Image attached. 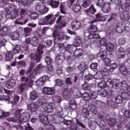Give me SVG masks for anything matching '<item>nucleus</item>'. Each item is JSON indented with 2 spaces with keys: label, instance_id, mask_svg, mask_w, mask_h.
<instances>
[{
  "label": "nucleus",
  "instance_id": "72a5a7b5",
  "mask_svg": "<svg viewBox=\"0 0 130 130\" xmlns=\"http://www.w3.org/2000/svg\"><path fill=\"white\" fill-rule=\"evenodd\" d=\"M48 80V76H46V75H44L43 76H42L40 78H39V80H38L36 83V84L37 85V86H38L39 87L40 86H42V85H43V84H44V83H45V82Z\"/></svg>",
  "mask_w": 130,
  "mask_h": 130
},
{
  "label": "nucleus",
  "instance_id": "774afa93",
  "mask_svg": "<svg viewBox=\"0 0 130 130\" xmlns=\"http://www.w3.org/2000/svg\"><path fill=\"white\" fill-rule=\"evenodd\" d=\"M21 82H23V83H23V84H26V85H27V86H28L29 87V78H28L26 77L25 76H22L21 78Z\"/></svg>",
  "mask_w": 130,
  "mask_h": 130
},
{
  "label": "nucleus",
  "instance_id": "8fccbe9b",
  "mask_svg": "<svg viewBox=\"0 0 130 130\" xmlns=\"http://www.w3.org/2000/svg\"><path fill=\"white\" fill-rule=\"evenodd\" d=\"M10 36L12 40H18L20 38V33H19V32H12Z\"/></svg>",
  "mask_w": 130,
  "mask_h": 130
},
{
  "label": "nucleus",
  "instance_id": "3c124183",
  "mask_svg": "<svg viewBox=\"0 0 130 130\" xmlns=\"http://www.w3.org/2000/svg\"><path fill=\"white\" fill-rule=\"evenodd\" d=\"M22 50V47L21 45H17L13 48V51L14 54H17V53H20Z\"/></svg>",
  "mask_w": 130,
  "mask_h": 130
},
{
  "label": "nucleus",
  "instance_id": "c85d7f7f",
  "mask_svg": "<svg viewBox=\"0 0 130 130\" xmlns=\"http://www.w3.org/2000/svg\"><path fill=\"white\" fill-rule=\"evenodd\" d=\"M17 129H25V130H34L33 128L30 125L29 123H25L24 124H21V125H18L17 126Z\"/></svg>",
  "mask_w": 130,
  "mask_h": 130
},
{
  "label": "nucleus",
  "instance_id": "393cba45",
  "mask_svg": "<svg viewBox=\"0 0 130 130\" xmlns=\"http://www.w3.org/2000/svg\"><path fill=\"white\" fill-rule=\"evenodd\" d=\"M4 18L3 20L0 21V34L2 36H6L7 34H8V32L9 31V29L7 26H3L4 25Z\"/></svg>",
  "mask_w": 130,
  "mask_h": 130
},
{
  "label": "nucleus",
  "instance_id": "e433bc0d",
  "mask_svg": "<svg viewBox=\"0 0 130 130\" xmlns=\"http://www.w3.org/2000/svg\"><path fill=\"white\" fill-rule=\"evenodd\" d=\"M16 80L14 79H9L7 82L6 87L8 89H12V88H14L16 86Z\"/></svg>",
  "mask_w": 130,
  "mask_h": 130
},
{
  "label": "nucleus",
  "instance_id": "37998d69",
  "mask_svg": "<svg viewBox=\"0 0 130 130\" xmlns=\"http://www.w3.org/2000/svg\"><path fill=\"white\" fill-rule=\"evenodd\" d=\"M38 98V93L36 91H32L29 94V100L34 101Z\"/></svg>",
  "mask_w": 130,
  "mask_h": 130
},
{
  "label": "nucleus",
  "instance_id": "49530a36",
  "mask_svg": "<svg viewBox=\"0 0 130 130\" xmlns=\"http://www.w3.org/2000/svg\"><path fill=\"white\" fill-rule=\"evenodd\" d=\"M77 69L78 71H79L81 75H84L85 71L87 70V65L85 64H80L77 67Z\"/></svg>",
  "mask_w": 130,
  "mask_h": 130
},
{
  "label": "nucleus",
  "instance_id": "7c9ffc66",
  "mask_svg": "<svg viewBox=\"0 0 130 130\" xmlns=\"http://www.w3.org/2000/svg\"><path fill=\"white\" fill-rule=\"evenodd\" d=\"M27 109L30 112H36L38 110V105L35 103H31L27 105Z\"/></svg>",
  "mask_w": 130,
  "mask_h": 130
},
{
  "label": "nucleus",
  "instance_id": "9d476101",
  "mask_svg": "<svg viewBox=\"0 0 130 130\" xmlns=\"http://www.w3.org/2000/svg\"><path fill=\"white\" fill-rule=\"evenodd\" d=\"M43 69H44V67H43L41 64H39L35 69L32 73L30 74L28 78V79L29 80L28 81L29 87H32L33 86V81L34 79H35L36 75H37V74H40V73H41L42 71H43Z\"/></svg>",
  "mask_w": 130,
  "mask_h": 130
},
{
  "label": "nucleus",
  "instance_id": "a211bd4d",
  "mask_svg": "<svg viewBox=\"0 0 130 130\" xmlns=\"http://www.w3.org/2000/svg\"><path fill=\"white\" fill-rule=\"evenodd\" d=\"M98 94L101 97H107L108 99H112L113 98V91L112 90L107 91L105 89H101L98 91Z\"/></svg>",
  "mask_w": 130,
  "mask_h": 130
},
{
  "label": "nucleus",
  "instance_id": "c756f323",
  "mask_svg": "<svg viewBox=\"0 0 130 130\" xmlns=\"http://www.w3.org/2000/svg\"><path fill=\"white\" fill-rule=\"evenodd\" d=\"M99 118H100V120L98 121V122L96 121H90L88 122L89 127L90 129H95V128L100 124V122H101L102 119L100 117H99Z\"/></svg>",
  "mask_w": 130,
  "mask_h": 130
},
{
  "label": "nucleus",
  "instance_id": "4d7b16f0",
  "mask_svg": "<svg viewBox=\"0 0 130 130\" xmlns=\"http://www.w3.org/2000/svg\"><path fill=\"white\" fill-rule=\"evenodd\" d=\"M70 107L72 110H76L77 109V102L75 101H70Z\"/></svg>",
  "mask_w": 130,
  "mask_h": 130
},
{
  "label": "nucleus",
  "instance_id": "5fc2aeb1",
  "mask_svg": "<svg viewBox=\"0 0 130 130\" xmlns=\"http://www.w3.org/2000/svg\"><path fill=\"white\" fill-rule=\"evenodd\" d=\"M14 56H13V53L11 51L8 52L5 55V58L8 61L12 60Z\"/></svg>",
  "mask_w": 130,
  "mask_h": 130
},
{
  "label": "nucleus",
  "instance_id": "f704fd0d",
  "mask_svg": "<svg viewBox=\"0 0 130 130\" xmlns=\"http://www.w3.org/2000/svg\"><path fill=\"white\" fill-rule=\"evenodd\" d=\"M55 83L56 86L61 87L62 89H67V88H68V85L66 84L64 81L60 79H56L55 80Z\"/></svg>",
  "mask_w": 130,
  "mask_h": 130
},
{
  "label": "nucleus",
  "instance_id": "052dcab7",
  "mask_svg": "<svg viewBox=\"0 0 130 130\" xmlns=\"http://www.w3.org/2000/svg\"><path fill=\"white\" fill-rule=\"evenodd\" d=\"M45 126H47L48 128L47 130H55V127H54V125L53 124H50L49 123V121H48V123L47 124H43Z\"/></svg>",
  "mask_w": 130,
  "mask_h": 130
},
{
  "label": "nucleus",
  "instance_id": "0e129e2a",
  "mask_svg": "<svg viewBox=\"0 0 130 130\" xmlns=\"http://www.w3.org/2000/svg\"><path fill=\"white\" fill-rule=\"evenodd\" d=\"M106 46V49L108 50V51H112L114 48V46H113V44L112 43H109L107 44Z\"/></svg>",
  "mask_w": 130,
  "mask_h": 130
},
{
  "label": "nucleus",
  "instance_id": "9b49d317",
  "mask_svg": "<svg viewBox=\"0 0 130 130\" xmlns=\"http://www.w3.org/2000/svg\"><path fill=\"white\" fill-rule=\"evenodd\" d=\"M43 48L44 47L42 45H39L38 47L36 54L31 53L30 55V58L32 60H35L37 63L40 62L41 54H43Z\"/></svg>",
  "mask_w": 130,
  "mask_h": 130
},
{
  "label": "nucleus",
  "instance_id": "aec40b11",
  "mask_svg": "<svg viewBox=\"0 0 130 130\" xmlns=\"http://www.w3.org/2000/svg\"><path fill=\"white\" fill-rule=\"evenodd\" d=\"M36 10L37 12H39L43 14H46V13L49 11L48 8L46 7V6H45V5H44V4L42 3H39L37 5Z\"/></svg>",
  "mask_w": 130,
  "mask_h": 130
},
{
  "label": "nucleus",
  "instance_id": "a18cd8bd",
  "mask_svg": "<svg viewBox=\"0 0 130 130\" xmlns=\"http://www.w3.org/2000/svg\"><path fill=\"white\" fill-rule=\"evenodd\" d=\"M49 5L52 9H57V8H58V6H59V1L51 0Z\"/></svg>",
  "mask_w": 130,
  "mask_h": 130
},
{
  "label": "nucleus",
  "instance_id": "864d4df0",
  "mask_svg": "<svg viewBox=\"0 0 130 130\" xmlns=\"http://www.w3.org/2000/svg\"><path fill=\"white\" fill-rule=\"evenodd\" d=\"M23 31L24 32L23 35L25 37L27 36H30V34H31V32L32 31V28L30 27H26L23 29Z\"/></svg>",
  "mask_w": 130,
  "mask_h": 130
},
{
  "label": "nucleus",
  "instance_id": "09e8293b",
  "mask_svg": "<svg viewBox=\"0 0 130 130\" xmlns=\"http://www.w3.org/2000/svg\"><path fill=\"white\" fill-rule=\"evenodd\" d=\"M85 12L86 14H91V15H94V14H95L97 11H96V9H95V8H94V6L91 5L88 9L85 10Z\"/></svg>",
  "mask_w": 130,
  "mask_h": 130
},
{
  "label": "nucleus",
  "instance_id": "680f3d73",
  "mask_svg": "<svg viewBox=\"0 0 130 130\" xmlns=\"http://www.w3.org/2000/svg\"><path fill=\"white\" fill-rule=\"evenodd\" d=\"M53 42L51 40H47L46 41L44 42V45L45 47H49V46H51Z\"/></svg>",
  "mask_w": 130,
  "mask_h": 130
},
{
  "label": "nucleus",
  "instance_id": "a878e982",
  "mask_svg": "<svg viewBox=\"0 0 130 130\" xmlns=\"http://www.w3.org/2000/svg\"><path fill=\"white\" fill-rule=\"evenodd\" d=\"M43 93L45 95H54L55 93V89L54 87H45L43 89Z\"/></svg>",
  "mask_w": 130,
  "mask_h": 130
},
{
  "label": "nucleus",
  "instance_id": "4468645a",
  "mask_svg": "<svg viewBox=\"0 0 130 130\" xmlns=\"http://www.w3.org/2000/svg\"><path fill=\"white\" fill-rule=\"evenodd\" d=\"M52 15L51 14L48 15L43 18H41L39 20L38 24L40 26H44V25H52L54 23V20L51 19Z\"/></svg>",
  "mask_w": 130,
  "mask_h": 130
},
{
  "label": "nucleus",
  "instance_id": "7ed1b4c3",
  "mask_svg": "<svg viewBox=\"0 0 130 130\" xmlns=\"http://www.w3.org/2000/svg\"><path fill=\"white\" fill-rule=\"evenodd\" d=\"M59 106H60L58 105V106H57L56 108L55 114L49 115V112L50 113L52 112V111H53V109H55V108H54V103H49V104L47 106H46L44 108V110L45 111L43 113L40 114L39 115L40 120L41 121V122H42L43 124H48V121H49V120L50 121H52V120L50 119V116H52L55 114H56L57 116L58 115V114H57L58 113L57 109H58Z\"/></svg>",
  "mask_w": 130,
  "mask_h": 130
},
{
  "label": "nucleus",
  "instance_id": "ea45409f",
  "mask_svg": "<svg viewBox=\"0 0 130 130\" xmlns=\"http://www.w3.org/2000/svg\"><path fill=\"white\" fill-rule=\"evenodd\" d=\"M100 73H101L102 75L101 76V77L100 78L96 79V80H99L100 79V80H101L103 76H105L106 77H107V76H109V73H110V71L107 68H104L102 69V71L100 72Z\"/></svg>",
  "mask_w": 130,
  "mask_h": 130
},
{
  "label": "nucleus",
  "instance_id": "20e7f679",
  "mask_svg": "<svg viewBox=\"0 0 130 130\" xmlns=\"http://www.w3.org/2000/svg\"><path fill=\"white\" fill-rule=\"evenodd\" d=\"M74 47H75L74 44H68L65 47L66 51L64 54L63 53H59L56 55L55 60H56V62L58 66L62 63V61L65 59V58H66L68 61L72 60V55H73V53H74ZM64 54L66 56H64Z\"/></svg>",
  "mask_w": 130,
  "mask_h": 130
},
{
  "label": "nucleus",
  "instance_id": "423d86ee",
  "mask_svg": "<svg viewBox=\"0 0 130 130\" xmlns=\"http://www.w3.org/2000/svg\"><path fill=\"white\" fill-rule=\"evenodd\" d=\"M57 110L58 115L55 114L53 116H50V120L52 121L53 123H62L63 122L66 125L72 124V120L64 119V115H63L62 108L61 106H59Z\"/></svg>",
  "mask_w": 130,
  "mask_h": 130
},
{
  "label": "nucleus",
  "instance_id": "2eb2a0df",
  "mask_svg": "<svg viewBox=\"0 0 130 130\" xmlns=\"http://www.w3.org/2000/svg\"><path fill=\"white\" fill-rule=\"evenodd\" d=\"M48 27H43L42 29H38L35 32V36L34 38L37 39V42H38V44H40V42H42V40H43V35H44V31L47 30Z\"/></svg>",
  "mask_w": 130,
  "mask_h": 130
},
{
  "label": "nucleus",
  "instance_id": "b1692460",
  "mask_svg": "<svg viewBox=\"0 0 130 130\" xmlns=\"http://www.w3.org/2000/svg\"><path fill=\"white\" fill-rule=\"evenodd\" d=\"M37 39L36 38L32 37L31 39L30 38H27L25 39L24 43H26V44H31L32 46H34V47H37L38 45H40V44L39 45L38 42H37Z\"/></svg>",
  "mask_w": 130,
  "mask_h": 130
},
{
  "label": "nucleus",
  "instance_id": "c03bdc74",
  "mask_svg": "<svg viewBox=\"0 0 130 130\" xmlns=\"http://www.w3.org/2000/svg\"><path fill=\"white\" fill-rule=\"evenodd\" d=\"M35 0H19V3L24 6V7H28Z\"/></svg>",
  "mask_w": 130,
  "mask_h": 130
},
{
  "label": "nucleus",
  "instance_id": "39448f33",
  "mask_svg": "<svg viewBox=\"0 0 130 130\" xmlns=\"http://www.w3.org/2000/svg\"><path fill=\"white\" fill-rule=\"evenodd\" d=\"M23 109H18L15 112V119L13 117H10L8 119V121H11V122H17V120H19L21 124H24L30 120V114L28 112H25L22 113ZM22 113V114H21Z\"/></svg>",
  "mask_w": 130,
  "mask_h": 130
},
{
  "label": "nucleus",
  "instance_id": "338daca9",
  "mask_svg": "<svg viewBox=\"0 0 130 130\" xmlns=\"http://www.w3.org/2000/svg\"><path fill=\"white\" fill-rule=\"evenodd\" d=\"M45 61L46 64H47V66H48L49 64H51V63H52L53 60H52V59H51L50 58V57L46 56L45 58Z\"/></svg>",
  "mask_w": 130,
  "mask_h": 130
},
{
  "label": "nucleus",
  "instance_id": "4c0bfd02",
  "mask_svg": "<svg viewBox=\"0 0 130 130\" xmlns=\"http://www.w3.org/2000/svg\"><path fill=\"white\" fill-rule=\"evenodd\" d=\"M81 27V22L78 21H73L71 23V28L73 30H79Z\"/></svg>",
  "mask_w": 130,
  "mask_h": 130
},
{
  "label": "nucleus",
  "instance_id": "6ab92c4d",
  "mask_svg": "<svg viewBox=\"0 0 130 130\" xmlns=\"http://www.w3.org/2000/svg\"><path fill=\"white\" fill-rule=\"evenodd\" d=\"M122 83V81L121 82H119V84H118V89H120V90L119 91V94H121V84ZM125 96V94L123 93L122 96L118 95L115 98V103H117V104H121L122 103V101L123 99H124V96ZM123 97V98H122Z\"/></svg>",
  "mask_w": 130,
  "mask_h": 130
},
{
  "label": "nucleus",
  "instance_id": "4be33fe9",
  "mask_svg": "<svg viewBox=\"0 0 130 130\" xmlns=\"http://www.w3.org/2000/svg\"><path fill=\"white\" fill-rule=\"evenodd\" d=\"M5 11L7 16H10L12 14V12H14V14H18V9H17V6L11 5L5 9Z\"/></svg>",
  "mask_w": 130,
  "mask_h": 130
},
{
  "label": "nucleus",
  "instance_id": "6e6d98bb",
  "mask_svg": "<svg viewBox=\"0 0 130 130\" xmlns=\"http://www.w3.org/2000/svg\"><path fill=\"white\" fill-rule=\"evenodd\" d=\"M108 123L109 126L112 127L116 124V119L115 118H110Z\"/></svg>",
  "mask_w": 130,
  "mask_h": 130
},
{
  "label": "nucleus",
  "instance_id": "69168bd1",
  "mask_svg": "<svg viewBox=\"0 0 130 130\" xmlns=\"http://www.w3.org/2000/svg\"><path fill=\"white\" fill-rule=\"evenodd\" d=\"M91 2L92 0H85L82 4V7H83V8H88L91 4Z\"/></svg>",
  "mask_w": 130,
  "mask_h": 130
},
{
  "label": "nucleus",
  "instance_id": "c9c22d12",
  "mask_svg": "<svg viewBox=\"0 0 130 130\" xmlns=\"http://www.w3.org/2000/svg\"><path fill=\"white\" fill-rule=\"evenodd\" d=\"M107 56V53L105 50H102L96 55L98 60H103Z\"/></svg>",
  "mask_w": 130,
  "mask_h": 130
},
{
  "label": "nucleus",
  "instance_id": "a19ab883",
  "mask_svg": "<svg viewBox=\"0 0 130 130\" xmlns=\"http://www.w3.org/2000/svg\"><path fill=\"white\" fill-rule=\"evenodd\" d=\"M119 71L123 76H126L127 74L130 72V68L127 69V68L124 66H121L119 68Z\"/></svg>",
  "mask_w": 130,
  "mask_h": 130
},
{
  "label": "nucleus",
  "instance_id": "f257e3e1",
  "mask_svg": "<svg viewBox=\"0 0 130 130\" xmlns=\"http://www.w3.org/2000/svg\"><path fill=\"white\" fill-rule=\"evenodd\" d=\"M121 8L123 11V12H119V16L121 20L125 21L124 22H119L117 24L110 25L106 30V36L109 39L113 36V33H122L123 31L129 32V26L127 24H125L127 19L129 15L127 14L128 12H130V1L126 2L125 4L121 5Z\"/></svg>",
  "mask_w": 130,
  "mask_h": 130
},
{
  "label": "nucleus",
  "instance_id": "2f4dec72",
  "mask_svg": "<svg viewBox=\"0 0 130 130\" xmlns=\"http://www.w3.org/2000/svg\"><path fill=\"white\" fill-rule=\"evenodd\" d=\"M110 3L109 2H105L102 7V11L105 14H108L110 12Z\"/></svg>",
  "mask_w": 130,
  "mask_h": 130
},
{
  "label": "nucleus",
  "instance_id": "473e14b6",
  "mask_svg": "<svg viewBox=\"0 0 130 130\" xmlns=\"http://www.w3.org/2000/svg\"><path fill=\"white\" fill-rule=\"evenodd\" d=\"M84 54V51L81 48H76L73 53L72 54V57L74 56L75 57H81Z\"/></svg>",
  "mask_w": 130,
  "mask_h": 130
},
{
  "label": "nucleus",
  "instance_id": "e2e57ef3",
  "mask_svg": "<svg viewBox=\"0 0 130 130\" xmlns=\"http://www.w3.org/2000/svg\"><path fill=\"white\" fill-rule=\"evenodd\" d=\"M90 68L93 72H96L98 70V63L96 62L92 63L90 66Z\"/></svg>",
  "mask_w": 130,
  "mask_h": 130
},
{
  "label": "nucleus",
  "instance_id": "5701e85b",
  "mask_svg": "<svg viewBox=\"0 0 130 130\" xmlns=\"http://www.w3.org/2000/svg\"><path fill=\"white\" fill-rule=\"evenodd\" d=\"M96 19H94L89 22V24L92 25V24H96L97 22H103L105 21V17L102 16L101 13H99L95 15Z\"/></svg>",
  "mask_w": 130,
  "mask_h": 130
},
{
  "label": "nucleus",
  "instance_id": "dca6fc26",
  "mask_svg": "<svg viewBox=\"0 0 130 130\" xmlns=\"http://www.w3.org/2000/svg\"><path fill=\"white\" fill-rule=\"evenodd\" d=\"M75 3V0H69L67 5L69 8L73 10L75 13H78V12H80V11L82 10V7L80 5Z\"/></svg>",
  "mask_w": 130,
  "mask_h": 130
},
{
  "label": "nucleus",
  "instance_id": "cd10ccee",
  "mask_svg": "<svg viewBox=\"0 0 130 130\" xmlns=\"http://www.w3.org/2000/svg\"><path fill=\"white\" fill-rule=\"evenodd\" d=\"M77 96L83 98V100H81V102L83 101H87L88 102V101L91 100V96L90 95V93L89 94L87 92L82 93L81 91H78V93H77Z\"/></svg>",
  "mask_w": 130,
  "mask_h": 130
},
{
  "label": "nucleus",
  "instance_id": "f3484780",
  "mask_svg": "<svg viewBox=\"0 0 130 130\" xmlns=\"http://www.w3.org/2000/svg\"><path fill=\"white\" fill-rule=\"evenodd\" d=\"M93 44L95 47H98L99 49H101V46H106L107 45V41L105 38L99 39H93Z\"/></svg>",
  "mask_w": 130,
  "mask_h": 130
},
{
  "label": "nucleus",
  "instance_id": "6e6552de",
  "mask_svg": "<svg viewBox=\"0 0 130 130\" xmlns=\"http://www.w3.org/2000/svg\"><path fill=\"white\" fill-rule=\"evenodd\" d=\"M119 84V80L114 79L111 80L110 79H108L105 81H102L99 82L98 84L99 88L101 89H104L108 87L110 89H118V85Z\"/></svg>",
  "mask_w": 130,
  "mask_h": 130
},
{
  "label": "nucleus",
  "instance_id": "f8f14e48",
  "mask_svg": "<svg viewBox=\"0 0 130 130\" xmlns=\"http://www.w3.org/2000/svg\"><path fill=\"white\" fill-rule=\"evenodd\" d=\"M98 31V28L96 24H91V26L88 29L89 33L88 38L89 39H98L100 36L99 34H96V32Z\"/></svg>",
  "mask_w": 130,
  "mask_h": 130
},
{
  "label": "nucleus",
  "instance_id": "bb28decb",
  "mask_svg": "<svg viewBox=\"0 0 130 130\" xmlns=\"http://www.w3.org/2000/svg\"><path fill=\"white\" fill-rule=\"evenodd\" d=\"M94 42V39H89V36L87 37V39H85L82 42V48H88L90 44H92Z\"/></svg>",
  "mask_w": 130,
  "mask_h": 130
},
{
  "label": "nucleus",
  "instance_id": "f03ea898",
  "mask_svg": "<svg viewBox=\"0 0 130 130\" xmlns=\"http://www.w3.org/2000/svg\"><path fill=\"white\" fill-rule=\"evenodd\" d=\"M55 17L58 18L56 22L57 25L54 26L55 30L53 32V37L54 38V42L56 43L58 41L61 42L66 37L64 34L61 32V28L67 26V22L65 20H61V18L63 16H60V12H57L55 15Z\"/></svg>",
  "mask_w": 130,
  "mask_h": 130
},
{
  "label": "nucleus",
  "instance_id": "58836bf2",
  "mask_svg": "<svg viewBox=\"0 0 130 130\" xmlns=\"http://www.w3.org/2000/svg\"><path fill=\"white\" fill-rule=\"evenodd\" d=\"M82 44V38L79 36H77L75 38L73 45L75 46V48L78 47Z\"/></svg>",
  "mask_w": 130,
  "mask_h": 130
},
{
  "label": "nucleus",
  "instance_id": "de8ad7c7",
  "mask_svg": "<svg viewBox=\"0 0 130 130\" xmlns=\"http://www.w3.org/2000/svg\"><path fill=\"white\" fill-rule=\"evenodd\" d=\"M94 104L95 106L100 108V109H104V108H105V103L104 102L96 101L95 102Z\"/></svg>",
  "mask_w": 130,
  "mask_h": 130
},
{
  "label": "nucleus",
  "instance_id": "1a4fd4ad",
  "mask_svg": "<svg viewBox=\"0 0 130 130\" xmlns=\"http://www.w3.org/2000/svg\"><path fill=\"white\" fill-rule=\"evenodd\" d=\"M98 117L102 119L99 124L100 130H110L109 127L106 124L105 121H107L108 120V117H109V114L107 113L101 112L99 114Z\"/></svg>",
  "mask_w": 130,
  "mask_h": 130
},
{
  "label": "nucleus",
  "instance_id": "13d9d810",
  "mask_svg": "<svg viewBox=\"0 0 130 130\" xmlns=\"http://www.w3.org/2000/svg\"><path fill=\"white\" fill-rule=\"evenodd\" d=\"M89 95L90 96V99H96L97 98V96H98V92L94 91V90H90L89 91Z\"/></svg>",
  "mask_w": 130,
  "mask_h": 130
},
{
  "label": "nucleus",
  "instance_id": "412c9836",
  "mask_svg": "<svg viewBox=\"0 0 130 130\" xmlns=\"http://www.w3.org/2000/svg\"><path fill=\"white\" fill-rule=\"evenodd\" d=\"M63 89L62 96L64 99H70L72 97V95L75 93V90H73V88H71V89L68 88Z\"/></svg>",
  "mask_w": 130,
  "mask_h": 130
},
{
  "label": "nucleus",
  "instance_id": "79ce46f5",
  "mask_svg": "<svg viewBox=\"0 0 130 130\" xmlns=\"http://www.w3.org/2000/svg\"><path fill=\"white\" fill-rule=\"evenodd\" d=\"M60 11L61 14L63 15H67L68 14V6H66V4L61 3L60 5Z\"/></svg>",
  "mask_w": 130,
  "mask_h": 130
},
{
  "label": "nucleus",
  "instance_id": "ddd939ff",
  "mask_svg": "<svg viewBox=\"0 0 130 130\" xmlns=\"http://www.w3.org/2000/svg\"><path fill=\"white\" fill-rule=\"evenodd\" d=\"M90 111L94 114L98 113L96 107L93 104H89L87 108H83L82 114V115H90Z\"/></svg>",
  "mask_w": 130,
  "mask_h": 130
},
{
  "label": "nucleus",
  "instance_id": "0eeeda50",
  "mask_svg": "<svg viewBox=\"0 0 130 130\" xmlns=\"http://www.w3.org/2000/svg\"><path fill=\"white\" fill-rule=\"evenodd\" d=\"M26 14V10L23 9L20 10V12H19V10L17 11V13H14L10 16V19L11 20H14L16 18H18L15 22V24H18V25H26L29 20L27 19H23L25 17V14Z\"/></svg>",
  "mask_w": 130,
  "mask_h": 130
},
{
  "label": "nucleus",
  "instance_id": "603ef678",
  "mask_svg": "<svg viewBox=\"0 0 130 130\" xmlns=\"http://www.w3.org/2000/svg\"><path fill=\"white\" fill-rule=\"evenodd\" d=\"M107 103L108 106L111 107L113 109H115V108L117 107L115 104V102H114V101H112V100H107Z\"/></svg>",
  "mask_w": 130,
  "mask_h": 130
},
{
  "label": "nucleus",
  "instance_id": "bf43d9fd",
  "mask_svg": "<svg viewBox=\"0 0 130 130\" xmlns=\"http://www.w3.org/2000/svg\"><path fill=\"white\" fill-rule=\"evenodd\" d=\"M27 86H28L27 84L22 83L19 84L18 87V89L20 92L22 93V92H24V90L26 89V88H27Z\"/></svg>",
  "mask_w": 130,
  "mask_h": 130
}]
</instances>
